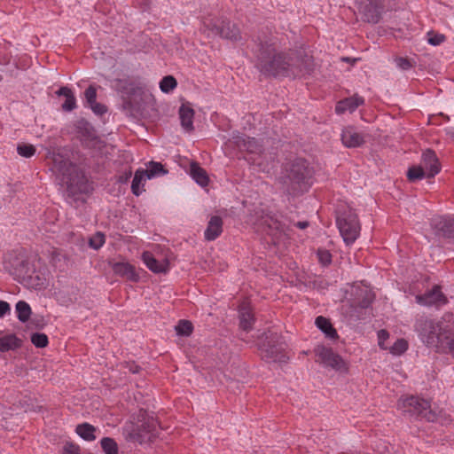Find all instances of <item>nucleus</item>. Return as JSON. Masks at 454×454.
Segmentation results:
<instances>
[{
  "mask_svg": "<svg viewBox=\"0 0 454 454\" xmlns=\"http://www.w3.org/2000/svg\"><path fill=\"white\" fill-rule=\"evenodd\" d=\"M47 159L52 164L51 170L55 173L59 183L70 193L76 194L87 191L83 173L75 165L71 164L59 149L49 151Z\"/></svg>",
  "mask_w": 454,
  "mask_h": 454,
  "instance_id": "f257e3e1",
  "label": "nucleus"
},
{
  "mask_svg": "<svg viewBox=\"0 0 454 454\" xmlns=\"http://www.w3.org/2000/svg\"><path fill=\"white\" fill-rule=\"evenodd\" d=\"M273 50L262 51L258 59L257 67L261 72L272 76H296L300 74L301 70L293 59L287 58L286 54H273Z\"/></svg>",
  "mask_w": 454,
  "mask_h": 454,
  "instance_id": "f03ea898",
  "label": "nucleus"
},
{
  "mask_svg": "<svg viewBox=\"0 0 454 454\" xmlns=\"http://www.w3.org/2000/svg\"><path fill=\"white\" fill-rule=\"evenodd\" d=\"M397 406L404 412L417 414L428 421L444 422L442 418V411L437 407H432L431 403L417 396H404L399 399Z\"/></svg>",
  "mask_w": 454,
  "mask_h": 454,
  "instance_id": "7ed1b4c3",
  "label": "nucleus"
},
{
  "mask_svg": "<svg viewBox=\"0 0 454 454\" xmlns=\"http://www.w3.org/2000/svg\"><path fill=\"white\" fill-rule=\"evenodd\" d=\"M337 225L344 242L348 246L359 237L361 226L357 215L348 212L337 217Z\"/></svg>",
  "mask_w": 454,
  "mask_h": 454,
  "instance_id": "20e7f679",
  "label": "nucleus"
},
{
  "mask_svg": "<svg viewBox=\"0 0 454 454\" xmlns=\"http://www.w3.org/2000/svg\"><path fill=\"white\" fill-rule=\"evenodd\" d=\"M205 30H207L208 35H220L223 38L237 41L240 39V31L235 24L229 21H219L215 19H207L203 22Z\"/></svg>",
  "mask_w": 454,
  "mask_h": 454,
  "instance_id": "39448f33",
  "label": "nucleus"
},
{
  "mask_svg": "<svg viewBox=\"0 0 454 454\" xmlns=\"http://www.w3.org/2000/svg\"><path fill=\"white\" fill-rule=\"evenodd\" d=\"M317 360L325 366L332 367L339 372H347L348 365L344 360L331 348L324 346H317L315 349Z\"/></svg>",
  "mask_w": 454,
  "mask_h": 454,
  "instance_id": "423d86ee",
  "label": "nucleus"
},
{
  "mask_svg": "<svg viewBox=\"0 0 454 454\" xmlns=\"http://www.w3.org/2000/svg\"><path fill=\"white\" fill-rule=\"evenodd\" d=\"M159 247L154 252L145 251L142 254V260L146 267L154 273H166L169 270L168 259L160 255Z\"/></svg>",
  "mask_w": 454,
  "mask_h": 454,
  "instance_id": "0eeeda50",
  "label": "nucleus"
},
{
  "mask_svg": "<svg viewBox=\"0 0 454 454\" xmlns=\"http://www.w3.org/2000/svg\"><path fill=\"white\" fill-rule=\"evenodd\" d=\"M287 177L292 183L301 184H309V179L311 176V170L309 169L306 160H297L293 163L287 170Z\"/></svg>",
  "mask_w": 454,
  "mask_h": 454,
  "instance_id": "6e6552de",
  "label": "nucleus"
},
{
  "mask_svg": "<svg viewBox=\"0 0 454 454\" xmlns=\"http://www.w3.org/2000/svg\"><path fill=\"white\" fill-rule=\"evenodd\" d=\"M365 134L353 126L345 127L340 134L342 145L348 148L359 147L365 143Z\"/></svg>",
  "mask_w": 454,
  "mask_h": 454,
  "instance_id": "1a4fd4ad",
  "label": "nucleus"
},
{
  "mask_svg": "<svg viewBox=\"0 0 454 454\" xmlns=\"http://www.w3.org/2000/svg\"><path fill=\"white\" fill-rule=\"evenodd\" d=\"M356 4L368 22H378L380 0H356Z\"/></svg>",
  "mask_w": 454,
  "mask_h": 454,
  "instance_id": "9d476101",
  "label": "nucleus"
},
{
  "mask_svg": "<svg viewBox=\"0 0 454 454\" xmlns=\"http://www.w3.org/2000/svg\"><path fill=\"white\" fill-rule=\"evenodd\" d=\"M425 172L427 173V177H434L437 175L441 170V164L439 160L435 154V153L430 149L426 150L421 156L420 164Z\"/></svg>",
  "mask_w": 454,
  "mask_h": 454,
  "instance_id": "9b49d317",
  "label": "nucleus"
},
{
  "mask_svg": "<svg viewBox=\"0 0 454 454\" xmlns=\"http://www.w3.org/2000/svg\"><path fill=\"white\" fill-rule=\"evenodd\" d=\"M416 301L423 306H442L446 303L447 300L440 287L435 286L425 294L417 295Z\"/></svg>",
  "mask_w": 454,
  "mask_h": 454,
  "instance_id": "f8f14e48",
  "label": "nucleus"
},
{
  "mask_svg": "<svg viewBox=\"0 0 454 454\" xmlns=\"http://www.w3.org/2000/svg\"><path fill=\"white\" fill-rule=\"evenodd\" d=\"M239 313L240 329L247 333L249 332L254 323V317L248 301H244L240 304Z\"/></svg>",
  "mask_w": 454,
  "mask_h": 454,
  "instance_id": "ddd939ff",
  "label": "nucleus"
},
{
  "mask_svg": "<svg viewBox=\"0 0 454 454\" xmlns=\"http://www.w3.org/2000/svg\"><path fill=\"white\" fill-rule=\"evenodd\" d=\"M261 351L262 357L270 361L285 363L288 358L285 353V348L283 344L270 347L263 346L261 348Z\"/></svg>",
  "mask_w": 454,
  "mask_h": 454,
  "instance_id": "4468645a",
  "label": "nucleus"
},
{
  "mask_svg": "<svg viewBox=\"0 0 454 454\" xmlns=\"http://www.w3.org/2000/svg\"><path fill=\"white\" fill-rule=\"evenodd\" d=\"M233 143L240 149L246 150L250 153H261V145L254 138L246 137L245 136L237 134L232 137Z\"/></svg>",
  "mask_w": 454,
  "mask_h": 454,
  "instance_id": "2eb2a0df",
  "label": "nucleus"
},
{
  "mask_svg": "<svg viewBox=\"0 0 454 454\" xmlns=\"http://www.w3.org/2000/svg\"><path fill=\"white\" fill-rule=\"evenodd\" d=\"M86 106H89L94 114L98 115H101L105 114L107 109L106 106L98 103L96 101L97 98V90L93 85L88 87V89L84 92Z\"/></svg>",
  "mask_w": 454,
  "mask_h": 454,
  "instance_id": "dca6fc26",
  "label": "nucleus"
},
{
  "mask_svg": "<svg viewBox=\"0 0 454 454\" xmlns=\"http://www.w3.org/2000/svg\"><path fill=\"white\" fill-rule=\"evenodd\" d=\"M364 104V98L354 96L338 102L335 107L337 114H340L346 112L353 113L359 106Z\"/></svg>",
  "mask_w": 454,
  "mask_h": 454,
  "instance_id": "f3484780",
  "label": "nucleus"
},
{
  "mask_svg": "<svg viewBox=\"0 0 454 454\" xmlns=\"http://www.w3.org/2000/svg\"><path fill=\"white\" fill-rule=\"evenodd\" d=\"M22 282L28 287L41 289L45 286L46 278L43 275L27 270L22 276Z\"/></svg>",
  "mask_w": 454,
  "mask_h": 454,
  "instance_id": "a211bd4d",
  "label": "nucleus"
},
{
  "mask_svg": "<svg viewBox=\"0 0 454 454\" xmlns=\"http://www.w3.org/2000/svg\"><path fill=\"white\" fill-rule=\"evenodd\" d=\"M194 110L189 104H183L179 108L182 127L188 132L193 130Z\"/></svg>",
  "mask_w": 454,
  "mask_h": 454,
  "instance_id": "6ab92c4d",
  "label": "nucleus"
},
{
  "mask_svg": "<svg viewBox=\"0 0 454 454\" xmlns=\"http://www.w3.org/2000/svg\"><path fill=\"white\" fill-rule=\"evenodd\" d=\"M223 231V221L219 216H212L205 231V238L207 240H215Z\"/></svg>",
  "mask_w": 454,
  "mask_h": 454,
  "instance_id": "aec40b11",
  "label": "nucleus"
},
{
  "mask_svg": "<svg viewBox=\"0 0 454 454\" xmlns=\"http://www.w3.org/2000/svg\"><path fill=\"white\" fill-rule=\"evenodd\" d=\"M112 269L114 272L129 280L137 279L135 268L127 262H115L113 264Z\"/></svg>",
  "mask_w": 454,
  "mask_h": 454,
  "instance_id": "412c9836",
  "label": "nucleus"
},
{
  "mask_svg": "<svg viewBox=\"0 0 454 454\" xmlns=\"http://www.w3.org/2000/svg\"><path fill=\"white\" fill-rule=\"evenodd\" d=\"M190 175L192 177V179L200 186L205 187L208 184V176L206 170L202 168L198 163H191Z\"/></svg>",
  "mask_w": 454,
  "mask_h": 454,
  "instance_id": "4be33fe9",
  "label": "nucleus"
},
{
  "mask_svg": "<svg viewBox=\"0 0 454 454\" xmlns=\"http://www.w3.org/2000/svg\"><path fill=\"white\" fill-rule=\"evenodd\" d=\"M149 178L144 169H137L135 172L131 184V191L136 195H140L145 191V184Z\"/></svg>",
  "mask_w": 454,
  "mask_h": 454,
  "instance_id": "5701e85b",
  "label": "nucleus"
},
{
  "mask_svg": "<svg viewBox=\"0 0 454 454\" xmlns=\"http://www.w3.org/2000/svg\"><path fill=\"white\" fill-rule=\"evenodd\" d=\"M315 324L317 328L325 334L327 338L331 340H335L338 338L336 330L333 327L331 322L327 318L319 316L316 318Z\"/></svg>",
  "mask_w": 454,
  "mask_h": 454,
  "instance_id": "b1692460",
  "label": "nucleus"
},
{
  "mask_svg": "<svg viewBox=\"0 0 454 454\" xmlns=\"http://www.w3.org/2000/svg\"><path fill=\"white\" fill-rule=\"evenodd\" d=\"M21 346V340L15 334L0 337V351L14 350Z\"/></svg>",
  "mask_w": 454,
  "mask_h": 454,
  "instance_id": "393cba45",
  "label": "nucleus"
},
{
  "mask_svg": "<svg viewBox=\"0 0 454 454\" xmlns=\"http://www.w3.org/2000/svg\"><path fill=\"white\" fill-rule=\"evenodd\" d=\"M57 94L59 96H64L66 100L62 105V108L65 111H72L76 107V99L72 90L67 87H61Z\"/></svg>",
  "mask_w": 454,
  "mask_h": 454,
  "instance_id": "a878e982",
  "label": "nucleus"
},
{
  "mask_svg": "<svg viewBox=\"0 0 454 454\" xmlns=\"http://www.w3.org/2000/svg\"><path fill=\"white\" fill-rule=\"evenodd\" d=\"M149 179L164 176L168 173L164 166L160 162L150 161L147 165V169L145 170Z\"/></svg>",
  "mask_w": 454,
  "mask_h": 454,
  "instance_id": "bb28decb",
  "label": "nucleus"
},
{
  "mask_svg": "<svg viewBox=\"0 0 454 454\" xmlns=\"http://www.w3.org/2000/svg\"><path fill=\"white\" fill-rule=\"evenodd\" d=\"M17 317L20 321L25 323L31 316V308L29 304L24 301H20L15 306Z\"/></svg>",
  "mask_w": 454,
  "mask_h": 454,
  "instance_id": "cd10ccee",
  "label": "nucleus"
},
{
  "mask_svg": "<svg viewBox=\"0 0 454 454\" xmlns=\"http://www.w3.org/2000/svg\"><path fill=\"white\" fill-rule=\"evenodd\" d=\"M76 433L86 441H92L96 438L95 427L88 423L80 424L76 427Z\"/></svg>",
  "mask_w": 454,
  "mask_h": 454,
  "instance_id": "c85d7f7f",
  "label": "nucleus"
},
{
  "mask_svg": "<svg viewBox=\"0 0 454 454\" xmlns=\"http://www.w3.org/2000/svg\"><path fill=\"white\" fill-rule=\"evenodd\" d=\"M407 177L410 181L415 182L427 177V173L421 165H414L409 168L407 171Z\"/></svg>",
  "mask_w": 454,
  "mask_h": 454,
  "instance_id": "c756f323",
  "label": "nucleus"
},
{
  "mask_svg": "<svg viewBox=\"0 0 454 454\" xmlns=\"http://www.w3.org/2000/svg\"><path fill=\"white\" fill-rule=\"evenodd\" d=\"M408 341L404 339H398L395 343L388 347L387 350L394 356H400L403 354L408 348Z\"/></svg>",
  "mask_w": 454,
  "mask_h": 454,
  "instance_id": "7c9ffc66",
  "label": "nucleus"
},
{
  "mask_svg": "<svg viewBox=\"0 0 454 454\" xmlns=\"http://www.w3.org/2000/svg\"><path fill=\"white\" fill-rule=\"evenodd\" d=\"M441 231H442V234L445 237H454V215L448 218H444L441 222Z\"/></svg>",
  "mask_w": 454,
  "mask_h": 454,
  "instance_id": "2f4dec72",
  "label": "nucleus"
},
{
  "mask_svg": "<svg viewBox=\"0 0 454 454\" xmlns=\"http://www.w3.org/2000/svg\"><path fill=\"white\" fill-rule=\"evenodd\" d=\"M176 80L172 75L165 76L160 82V89L164 93H169L176 87Z\"/></svg>",
  "mask_w": 454,
  "mask_h": 454,
  "instance_id": "473e14b6",
  "label": "nucleus"
},
{
  "mask_svg": "<svg viewBox=\"0 0 454 454\" xmlns=\"http://www.w3.org/2000/svg\"><path fill=\"white\" fill-rule=\"evenodd\" d=\"M101 447L106 454H118L117 443L112 438H103L101 440Z\"/></svg>",
  "mask_w": 454,
  "mask_h": 454,
  "instance_id": "72a5a7b5",
  "label": "nucleus"
},
{
  "mask_svg": "<svg viewBox=\"0 0 454 454\" xmlns=\"http://www.w3.org/2000/svg\"><path fill=\"white\" fill-rule=\"evenodd\" d=\"M178 335L189 336L192 332V325L190 321L181 320L175 327Z\"/></svg>",
  "mask_w": 454,
  "mask_h": 454,
  "instance_id": "f704fd0d",
  "label": "nucleus"
},
{
  "mask_svg": "<svg viewBox=\"0 0 454 454\" xmlns=\"http://www.w3.org/2000/svg\"><path fill=\"white\" fill-rule=\"evenodd\" d=\"M18 153L25 158H30L35 153V148L30 144H20L17 146Z\"/></svg>",
  "mask_w": 454,
  "mask_h": 454,
  "instance_id": "c9c22d12",
  "label": "nucleus"
},
{
  "mask_svg": "<svg viewBox=\"0 0 454 454\" xmlns=\"http://www.w3.org/2000/svg\"><path fill=\"white\" fill-rule=\"evenodd\" d=\"M106 242L105 235L102 232L95 233L89 240V245L91 248L98 250Z\"/></svg>",
  "mask_w": 454,
  "mask_h": 454,
  "instance_id": "e433bc0d",
  "label": "nucleus"
},
{
  "mask_svg": "<svg viewBox=\"0 0 454 454\" xmlns=\"http://www.w3.org/2000/svg\"><path fill=\"white\" fill-rule=\"evenodd\" d=\"M31 341L37 348H44L48 344V337L44 333H34Z\"/></svg>",
  "mask_w": 454,
  "mask_h": 454,
  "instance_id": "4c0bfd02",
  "label": "nucleus"
},
{
  "mask_svg": "<svg viewBox=\"0 0 454 454\" xmlns=\"http://www.w3.org/2000/svg\"><path fill=\"white\" fill-rule=\"evenodd\" d=\"M317 258L319 262L325 266L330 264L332 262V255L330 252L325 249H318Z\"/></svg>",
  "mask_w": 454,
  "mask_h": 454,
  "instance_id": "58836bf2",
  "label": "nucleus"
},
{
  "mask_svg": "<svg viewBox=\"0 0 454 454\" xmlns=\"http://www.w3.org/2000/svg\"><path fill=\"white\" fill-rule=\"evenodd\" d=\"M389 338V333L386 330H380L378 332V344L381 349L387 350L388 346L386 341Z\"/></svg>",
  "mask_w": 454,
  "mask_h": 454,
  "instance_id": "ea45409f",
  "label": "nucleus"
},
{
  "mask_svg": "<svg viewBox=\"0 0 454 454\" xmlns=\"http://www.w3.org/2000/svg\"><path fill=\"white\" fill-rule=\"evenodd\" d=\"M427 42L431 45H440L445 39L443 35L441 34H434V33H427Z\"/></svg>",
  "mask_w": 454,
  "mask_h": 454,
  "instance_id": "a19ab883",
  "label": "nucleus"
},
{
  "mask_svg": "<svg viewBox=\"0 0 454 454\" xmlns=\"http://www.w3.org/2000/svg\"><path fill=\"white\" fill-rule=\"evenodd\" d=\"M395 64L397 67H399L402 70H408L412 67V64L408 59L405 58H397L395 59Z\"/></svg>",
  "mask_w": 454,
  "mask_h": 454,
  "instance_id": "79ce46f5",
  "label": "nucleus"
},
{
  "mask_svg": "<svg viewBox=\"0 0 454 454\" xmlns=\"http://www.w3.org/2000/svg\"><path fill=\"white\" fill-rule=\"evenodd\" d=\"M63 454H79V448L74 444L67 443L64 446Z\"/></svg>",
  "mask_w": 454,
  "mask_h": 454,
  "instance_id": "37998d69",
  "label": "nucleus"
},
{
  "mask_svg": "<svg viewBox=\"0 0 454 454\" xmlns=\"http://www.w3.org/2000/svg\"><path fill=\"white\" fill-rule=\"evenodd\" d=\"M11 310V307L7 301H0V318L3 317L5 314L9 313Z\"/></svg>",
  "mask_w": 454,
  "mask_h": 454,
  "instance_id": "c03bdc74",
  "label": "nucleus"
},
{
  "mask_svg": "<svg viewBox=\"0 0 454 454\" xmlns=\"http://www.w3.org/2000/svg\"><path fill=\"white\" fill-rule=\"evenodd\" d=\"M248 160H251L253 162V164H255L257 165L258 167L261 168L262 171H264V172H268L270 170V168H268V166H262V162L260 161V159L259 158H249Z\"/></svg>",
  "mask_w": 454,
  "mask_h": 454,
  "instance_id": "a18cd8bd",
  "label": "nucleus"
},
{
  "mask_svg": "<svg viewBox=\"0 0 454 454\" xmlns=\"http://www.w3.org/2000/svg\"><path fill=\"white\" fill-rule=\"evenodd\" d=\"M372 300V294L371 292H366L365 299L361 302L362 307H367Z\"/></svg>",
  "mask_w": 454,
  "mask_h": 454,
  "instance_id": "49530a36",
  "label": "nucleus"
},
{
  "mask_svg": "<svg viewBox=\"0 0 454 454\" xmlns=\"http://www.w3.org/2000/svg\"><path fill=\"white\" fill-rule=\"evenodd\" d=\"M295 225L300 229H305L308 226V223L307 222H298Z\"/></svg>",
  "mask_w": 454,
  "mask_h": 454,
  "instance_id": "de8ad7c7",
  "label": "nucleus"
},
{
  "mask_svg": "<svg viewBox=\"0 0 454 454\" xmlns=\"http://www.w3.org/2000/svg\"><path fill=\"white\" fill-rule=\"evenodd\" d=\"M446 133L449 137L454 139V130L452 129H446Z\"/></svg>",
  "mask_w": 454,
  "mask_h": 454,
  "instance_id": "09e8293b",
  "label": "nucleus"
}]
</instances>
